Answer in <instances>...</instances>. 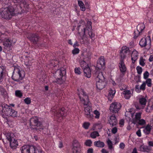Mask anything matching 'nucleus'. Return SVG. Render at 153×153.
<instances>
[{"mask_svg":"<svg viewBox=\"0 0 153 153\" xmlns=\"http://www.w3.org/2000/svg\"><path fill=\"white\" fill-rule=\"evenodd\" d=\"M22 153H44L39 146L25 145L21 149Z\"/></svg>","mask_w":153,"mask_h":153,"instance_id":"39448f33","label":"nucleus"},{"mask_svg":"<svg viewBox=\"0 0 153 153\" xmlns=\"http://www.w3.org/2000/svg\"><path fill=\"white\" fill-rule=\"evenodd\" d=\"M122 94L124 96V97L127 100L129 99L132 95L130 90H124Z\"/></svg>","mask_w":153,"mask_h":153,"instance_id":"a878e982","label":"nucleus"},{"mask_svg":"<svg viewBox=\"0 0 153 153\" xmlns=\"http://www.w3.org/2000/svg\"><path fill=\"white\" fill-rule=\"evenodd\" d=\"M16 14H20L17 13L16 9L13 6H10L3 9L1 12V16L2 18L9 19Z\"/></svg>","mask_w":153,"mask_h":153,"instance_id":"20e7f679","label":"nucleus"},{"mask_svg":"<svg viewBox=\"0 0 153 153\" xmlns=\"http://www.w3.org/2000/svg\"><path fill=\"white\" fill-rule=\"evenodd\" d=\"M94 76L96 77L97 80L96 86L99 90H102L105 88L106 85V82L105 81V78L102 73H92Z\"/></svg>","mask_w":153,"mask_h":153,"instance_id":"0eeeda50","label":"nucleus"},{"mask_svg":"<svg viewBox=\"0 0 153 153\" xmlns=\"http://www.w3.org/2000/svg\"><path fill=\"white\" fill-rule=\"evenodd\" d=\"M10 143V146L12 149H15L18 146V142L17 140L15 138L13 140L9 142Z\"/></svg>","mask_w":153,"mask_h":153,"instance_id":"b1692460","label":"nucleus"},{"mask_svg":"<svg viewBox=\"0 0 153 153\" xmlns=\"http://www.w3.org/2000/svg\"><path fill=\"white\" fill-rule=\"evenodd\" d=\"M66 71L64 70L57 69L55 73V76L57 78L55 80V82L59 85L64 84L65 83L66 76H65Z\"/></svg>","mask_w":153,"mask_h":153,"instance_id":"6e6552de","label":"nucleus"},{"mask_svg":"<svg viewBox=\"0 0 153 153\" xmlns=\"http://www.w3.org/2000/svg\"><path fill=\"white\" fill-rule=\"evenodd\" d=\"M146 86V83L144 82L142 83L140 87L139 85H136L135 86V91L137 92L140 93L141 90L144 91L145 90Z\"/></svg>","mask_w":153,"mask_h":153,"instance_id":"393cba45","label":"nucleus"},{"mask_svg":"<svg viewBox=\"0 0 153 153\" xmlns=\"http://www.w3.org/2000/svg\"><path fill=\"white\" fill-rule=\"evenodd\" d=\"M79 97L82 104L84 106V111L85 117L91 121L94 117L93 113L92 112V108L91 103L89 102L88 96L83 91H82L81 94H78Z\"/></svg>","mask_w":153,"mask_h":153,"instance_id":"f257e3e1","label":"nucleus"},{"mask_svg":"<svg viewBox=\"0 0 153 153\" xmlns=\"http://www.w3.org/2000/svg\"><path fill=\"white\" fill-rule=\"evenodd\" d=\"M25 76L24 71L20 70L19 68H16L13 72L11 78L14 81L19 82L23 79Z\"/></svg>","mask_w":153,"mask_h":153,"instance_id":"1a4fd4ad","label":"nucleus"},{"mask_svg":"<svg viewBox=\"0 0 153 153\" xmlns=\"http://www.w3.org/2000/svg\"><path fill=\"white\" fill-rule=\"evenodd\" d=\"M74 72L76 74H81L80 68L79 67L76 68L74 69Z\"/></svg>","mask_w":153,"mask_h":153,"instance_id":"8fccbe9b","label":"nucleus"},{"mask_svg":"<svg viewBox=\"0 0 153 153\" xmlns=\"http://www.w3.org/2000/svg\"><path fill=\"white\" fill-rule=\"evenodd\" d=\"M93 149L92 148H90L87 150V153H93Z\"/></svg>","mask_w":153,"mask_h":153,"instance_id":"13d9d810","label":"nucleus"},{"mask_svg":"<svg viewBox=\"0 0 153 153\" xmlns=\"http://www.w3.org/2000/svg\"><path fill=\"white\" fill-rule=\"evenodd\" d=\"M136 134L138 136L140 137L141 136V130L140 129H138L136 132Z\"/></svg>","mask_w":153,"mask_h":153,"instance_id":"6e6d98bb","label":"nucleus"},{"mask_svg":"<svg viewBox=\"0 0 153 153\" xmlns=\"http://www.w3.org/2000/svg\"><path fill=\"white\" fill-rule=\"evenodd\" d=\"M94 114L95 115V117L96 119H99L100 117V112L97 110H95L93 112Z\"/></svg>","mask_w":153,"mask_h":153,"instance_id":"49530a36","label":"nucleus"},{"mask_svg":"<svg viewBox=\"0 0 153 153\" xmlns=\"http://www.w3.org/2000/svg\"><path fill=\"white\" fill-rule=\"evenodd\" d=\"M1 107L2 108V111L3 114L2 117H5L4 115L8 117L11 116L13 117H16L17 116V112L7 104H4L2 105Z\"/></svg>","mask_w":153,"mask_h":153,"instance_id":"423d86ee","label":"nucleus"},{"mask_svg":"<svg viewBox=\"0 0 153 153\" xmlns=\"http://www.w3.org/2000/svg\"><path fill=\"white\" fill-rule=\"evenodd\" d=\"M148 144L149 146L153 147V141H149Z\"/></svg>","mask_w":153,"mask_h":153,"instance_id":"052dcab7","label":"nucleus"},{"mask_svg":"<svg viewBox=\"0 0 153 153\" xmlns=\"http://www.w3.org/2000/svg\"><path fill=\"white\" fill-rule=\"evenodd\" d=\"M84 22H82L81 25H79L77 27V30L79 33H81L84 35L87 32L90 38L92 39L95 36L94 33L93 32V30L92 28L91 24V22L88 21L87 22V25H82L83 24H85Z\"/></svg>","mask_w":153,"mask_h":153,"instance_id":"f03ea898","label":"nucleus"},{"mask_svg":"<svg viewBox=\"0 0 153 153\" xmlns=\"http://www.w3.org/2000/svg\"><path fill=\"white\" fill-rule=\"evenodd\" d=\"M136 69L138 74H140L142 73V69L141 67L139 66H137L136 67Z\"/></svg>","mask_w":153,"mask_h":153,"instance_id":"09e8293b","label":"nucleus"},{"mask_svg":"<svg viewBox=\"0 0 153 153\" xmlns=\"http://www.w3.org/2000/svg\"><path fill=\"white\" fill-rule=\"evenodd\" d=\"M117 131V127H114L112 129V133L113 134H116Z\"/></svg>","mask_w":153,"mask_h":153,"instance_id":"864d4df0","label":"nucleus"},{"mask_svg":"<svg viewBox=\"0 0 153 153\" xmlns=\"http://www.w3.org/2000/svg\"><path fill=\"white\" fill-rule=\"evenodd\" d=\"M14 3H16L17 5L15 7L17 13L20 14L27 13L28 12L29 5L25 0H13Z\"/></svg>","mask_w":153,"mask_h":153,"instance_id":"7ed1b4c3","label":"nucleus"},{"mask_svg":"<svg viewBox=\"0 0 153 153\" xmlns=\"http://www.w3.org/2000/svg\"><path fill=\"white\" fill-rule=\"evenodd\" d=\"M105 65V62L104 57L103 56H101L98 59L97 62L96 66H94V70L93 71L92 73H102L101 71V69Z\"/></svg>","mask_w":153,"mask_h":153,"instance_id":"ddd939ff","label":"nucleus"},{"mask_svg":"<svg viewBox=\"0 0 153 153\" xmlns=\"http://www.w3.org/2000/svg\"><path fill=\"white\" fill-rule=\"evenodd\" d=\"M124 56H122V59H120V62L119 64L120 71L123 75L125 74L127 70V68L124 63Z\"/></svg>","mask_w":153,"mask_h":153,"instance_id":"a211bd4d","label":"nucleus"},{"mask_svg":"<svg viewBox=\"0 0 153 153\" xmlns=\"http://www.w3.org/2000/svg\"><path fill=\"white\" fill-rule=\"evenodd\" d=\"M99 136V134L97 131H93L90 134L91 137L92 138H95Z\"/></svg>","mask_w":153,"mask_h":153,"instance_id":"f704fd0d","label":"nucleus"},{"mask_svg":"<svg viewBox=\"0 0 153 153\" xmlns=\"http://www.w3.org/2000/svg\"><path fill=\"white\" fill-rule=\"evenodd\" d=\"M151 127H152V126H150L149 125H148L146 126L144 130V132L146 134H149L150 133L152 128Z\"/></svg>","mask_w":153,"mask_h":153,"instance_id":"473e14b6","label":"nucleus"},{"mask_svg":"<svg viewBox=\"0 0 153 153\" xmlns=\"http://www.w3.org/2000/svg\"><path fill=\"white\" fill-rule=\"evenodd\" d=\"M141 114V112L137 113L136 114L135 119L136 121L137 122V121L140 119Z\"/></svg>","mask_w":153,"mask_h":153,"instance_id":"58836bf2","label":"nucleus"},{"mask_svg":"<svg viewBox=\"0 0 153 153\" xmlns=\"http://www.w3.org/2000/svg\"><path fill=\"white\" fill-rule=\"evenodd\" d=\"M73 148H80V146L79 144V143L77 140H74L73 141Z\"/></svg>","mask_w":153,"mask_h":153,"instance_id":"4c0bfd02","label":"nucleus"},{"mask_svg":"<svg viewBox=\"0 0 153 153\" xmlns=\"http://www.w3.org/2000/svg\"><path fill=\"white\" fill-rule=\"evenodd\" d=\"M132 153H138L137 152V149L136 148H134L133 149Z\"/></svg>","mask_w":153,"mask_h":153,"instance_id":"774afa93","label":"nucleus"},{"mask_svg":"<svg viewBox=\"0 0 153 153\" xmlns=\"http://www.w3.org/2000/svg\"><path fill=\"white\" fill-rule=\"evenodd\" d=\"M22 59L26 66L30 65L32 63V61L33 59L32 56H29L24 55L22 57Z\"/></svg>","mask_w":153,"mask_h":153,"instance_id":"6ab92c4d","label":"nucleus"},{"mask_svg":"<svg viewBox=\"0 0 153 153\" xmlns=\"http://www.w3.org/2000/svg\"><path fill=\"white\" fill-rule=\"evenodd\" d=\"M90 123L88 122H85L83 124L82 127L85 129H88L90 126Z\"/></svg>","mask_w":153,"mask_h":153,"instance_id":"ea45409f","label":"nucleus"},{"mask_svg":"<svg viewBox=\"0 0 153 153\" xmlns=\"http://www.w3.org/2000/svg\"><path fill=\"white\" fill-rule=\"evenodd\" d=\"M144 28L145 25L144 24H140L137 25V29L135 30L134 33V39L137 38L139 35L142 34V33L144 30Z\"/></svg>","mask_w":153,"mask_h":153,"instance_id":"f3484780","label":"nucleus"},{"mask_svg":"<svg viewBox=\"0 0 153 153\" xmlns=\"http://www.w3.org/2000/svg\"><path fill=\"white\" fill-rule=\"evenodd\" d=\"M6 139L9 142L13 140L15 138V136L13 133L10 132H8L5 133Z\"/></svg>","mask_w":153,"mask_h":153,"instance_id":"bb28decb","label":"nucleus"},{"mask_svg":"<svg viewBox=\"0 0 153 153\" xmlns=\"http://www.w3.org/2000/svg\"><path fill=\"white\" fill-rule=\"evenodd\" d=\"M30 125L31 127L36 126L37 127H39V130L41 131L44 129L42 126V123L39 120L38 117H31L30 120Z\"/></svg>","mask_w":153,"mask_h":153,"instance_id":"4468645a","label":"nucleus"},{"mask_svg":"<svg viewBox=\"0 0 153 153\" xmlns=\"http://www.w3.org/2000/svg\"><path fill=\"white\" fill-rule=\"evenodd\" d=\"M80 50L78 48H74L72 51V53L74 55L78 54Z\"/></svg>","mask_w":153,"mask_h":153,"instance_id":"c03bdc74","label":"nucleus"},{"mask_svg":"<svg viewBox=\"0 0 153 153\" xmlns=\"http://www.w3.org/2000/svg\"><path fill=\"white\" fill-rule=\"evenodd\" d=\"M24 101L25 103L29 105L31 102V99L30 97H27L24 100Z\"/></svg>","mask_w":153,"mask_h":153,"instance_id":"de8ad7c7","label":"nucleus"},{"mask_svg":"<svg viewBox=\"0 0 153 153\" xmlns=\"http://www.w3.org/2000/svg\"><path fill=\"white\" fill-rule=\"evenodd\" d=\"M12 43V41L10 39H5L3 42V44L6 48H9L11 45Z\"/></svg>","mask_w":153,"mask_h":153,"instance_id":"cd10ccee","label":"nucleus"},{"mask_svg":"<svg viewBox=\"0 0 153 153\" xmlns=\"http://www.w3.org/2000/svg\"><path fill=\"white\" fill-rule=\"evenodd\" d=\"M149 75V73L148 71H146L143 74V77L144 79H147Z\"/></svg>","mask_w":153,"mask_h":153,"instance_id":"603ef678","label":"nucleus"},{"mask_svg":"<svg viewBox=\"0 0 153 153\" xmlns=\"http://www.w3.org/2000/svg\"><path fill=\"white\" fill-rule=\"evenodd\" d=\"M59 147L60 148H62L63 147V143L62 142H59Z\"/></svg>","mask_w":153,"mask_h":153,"instance_id":"0e129e2a","label":"nucleus"},{"mask_svg":"<svg viewBox=\"0 0 153 153\" xmlns=\"http://www.w3.org/2000/svg\"><path fill=\"white\" fill-rule=\"evenodd\" d=\"M81 148H73V153H81Z\"/></svg>","mask_w":153,"mask_h":153,"instance_id":"a18cd8bd","label":"nucleus"},{"mask_svg":"<svg viewBox=\"0 0 153 153\" xmlns=\"http://www.w3.org/2000/svg\"><path fill=\"white\" fill-rule=\"evenodd\" d=\"M80 65L83 70L84 76L88 78H90L91 76V71L88 66V63L83 59L80 61Z\"/></svg>","mask_w":153,"mask_h":153,"instance_id":"9b49d317","label":"nucleus"},{"mask_svg":"<svg viewBox=\"0 0 153 153\" xmlns=\"http://www.w3.org/2000/svg\"><path fill=\"white\" fill-rule=\"evenodd\" d=\"M101 152L102 153H108V151L104 149H103L101 150Z\"/></svg>","mask_w":153,"mask_h":153,"instance_id":"e2e57ef3","label":"nucleus"},{"mask_svg":"<svg viewBox=\"0 0 153 153\" xmlns=\"http://www.w3.org/2000/svg\"><path fill=\"white\" fill-rule=\"evenodd\" d=\"M51 111L54 115L59 118L65 116L66 112V110L64 108H59L56 106H55L52 108Z\"/></svg>","mask_w":153,"mask_h":153,"instance_id":"f8f14e48","label":"nucleus"},{"mask_svg":"<svg viewBox=\"0 0 153 153\" xmlns=\"http://www.w3.org/2000/svg\"><path fill=\"white\" fill-rule=\"evenodd\" d=\"M116 90L114 88L110 89L109 91V99L110 100H112L114 97V94L116 93Z\"/></svg>","mask_w":153,"mask_h":153,"instance_id":"c756f323","label":"nucleus"},{"mask_svg":"<svg viewBox=\"0 0 153 153\" xmlns=\"http://www.w3.org/2000/svg\"><path fill=\"white\" fill-rule=\"evenodd\" d=\"M129 47L128 48H133L134 46V43L133 42L131 41V42H130L129 43Z\"/></svg>","mask_w":153,"mask_h":153,"instance_id":"5fc2aeb1","label":"nucleus"},{"mask_svg":"<svg viewBox=\"0 0 153 153\" xmlns=\"http://www.w3.org/2000/svg\"><path fill=\"white\" fill-rule=\"evenodd\" d=\"M151 107L149 106H148L147 107L146 109V111L147 112H150V111L149 110V108H151Z\"/></svg>","mask_w":153,"mask_h":153,"instance_id":"69168bd1","label":"nucleus"},{"mask_svg":"<svg viewBox=\"0 0 153 153\" xmlns=\"http://www.w3.org/2000/svg\"><path fill=\"white\" fill-rule=\"evenodd\" d=\"M94 144L95 146L99 148H103L105 146L104 143L100 140L94 142Z\"/></svg>","mask_w":153,"mask_h":153,"instance_id":"c85d7f7f","label":"nucleus"},{"mask_svg":"<svg viewBox=\"0 0 153 153\" xmlns=\"http://www.w3.org/2000/svg\"><path fill=\"white\" fill-rule=\"evenodd\" d=\"M138 52L135 50H134L132 52L131 56L132 63H134L135 62L138 58Z\"/></svg>","mask_w":153,"mask_h":153,"instance_id":"5701e85b","label":"nucleus"},{"mask_svg":"<svg viewBox=\"0 0 153 153\" xmlns=\"http://www.w3.org/2000/svg\"><path fill=\"white\" fill-rule=\"evenodd\" d=\"M145 59H144L142 57H140L139 60L140 65L142 66H144L145 65Z\"/></svg>","mask_w":153,"mask_h":153,"instance_id":"79ce46f5","label":"nucleus"},{"mask_svg":"<svg viewBox=\"0 0 153 153\" xmlns=\"http://www.w3.org/2000/svg\"><path fill=\"white\" fill-rule=\"evenodd\" d=\"M137 121L138 122V123L140 125H143L146 123L145 120L143 119H140Z\"/></svg>","mask_w":153,"mask_h":153,"instance_id":"3c124183","label":"nucleus"},{"mask_svg":"<svg viewBox=\"0 0 153 153\" xmlns=\"http://www.w3.org/2000/svg\"><path fill=\"white\" fill-rule=\"evenodd\" d=\"M130 51L129 48L126 46H123L122 47V50L120 52V55L121 59H122V56H124V59L126 57V54L127 53H129Z\"/></svg>","mask_w":153,"mask_h":153,"instance_id":"aec40b11","label":"nucleus"},{"mask_svg":"<svg viewBox=\"0 0 153 153\" xmlns=\"http://www.w3.org/2000/svg\"><path fill=\"white\" fill-rule=\"evenodd\" d=\"M92 142L91 140H86L85 143V145L88 146L90 147L91 146Z\"/></svg>","mask_w":153,"mask_h":153,"instance_id":"a19ab883","label":"nucleus"},{"mask_svg":"<svg viewBox=\"0 0 153 153\" xmlns=\"http://www.w3.org/2000/svg\"><path fill=\"white\" fill-rule=\"evenodd\" d=\"M79 46V44H78L77 41H76L74 43L73 46L74 48H76V47H78Z\"/></svg>","mask_w":153,"mask_h":153,"instance_id":"bf43d9fd","label":"nucleus"},{"mask_svg":"<svg viewBox=\"0 0 153 153\" xmlns=\"http://www.w3.org/2000/svg\"><path fill=\"white\" fill-rule=\"evenodd\" d=\"M26 36L31 42L33 43L36 46H37L38 48H40L41 46V44L39 42L40 37L37 33H28L26 35Z\"/></svg>","mask_w":153,"mask_h":153,"instance_id":"9d476101","label":"nucleus"},{"mask_svg":"<svg viewBox=\"0 0 153 153\" xmlns=\"http://www.w3.org/2000/svg\"><path fill=\"white\" fill-rule=\"evenodd\" d=\"M107 145L108 146V149L110 150H112L114 149V147L113 146V143L112 142L111 140L108 139L107 141Z\"/></svg>","mask_w":153,"mask_h":153,"instance_id":"c9c22d12","label":"nucleus"},{"mask_svg":"<svg viewBox=\"0 0 153 153\" xmlns=\"http://www.w3.org/2000/svg\"><path fill=\"white\" fill-rule=\"evenodd\" d=\"M149 60L150 62L153 61V55H150L149 59Z\"/></svg>","mask_w":153,"mask_h":153,"instance_id":"680f3d73","label":"nucleus"},{"mask_svg":"<svg viewBox=\"0 0 153 153\" xmlns=\"http://www.w3.org/2000/svg\"><path fill=\"white\" fill-rule=\"evenodd\" d=\"M140 148L141 151L143 152H149L150 151V149L149 147L146 146L141 145Z\"/></svg>","mask_w":153,"mask_h":153,"instance_id":"2f4dec72","label":"nucleus"},{"mask_svg":"<svg viewBox=\"0 0 153 153\" xmlns=\"http://www.w3.org/2000/svg\"><path fill=\"white\" fill-rule=\"evenodd\" d=\"M151 40L149 36H147L146 37L143 38L140 40L139 45L141 48H144L146 46L149 47V49L151 47Z\"/></svg>","mask_w":153,"mask_h":153,"instance_id":"2eb2a0df","label":"nucleus"},{"mask_svg":"<svg viewBox=\"0 0 153 153\" xmlns=\"http://www.w3.org/2000/svg\"><path fill=\"white\" fill-rule=\"evenodd\" d=\"M109 123L112 126H115L117 123V121L115 115L113 114L110 117L108 120Z\"/></svg>","mask_w":153,"mask_h":153,"instance_id":"412c9836","label":"nucleus"},{"mask_svg":"<svg viewBox=\"0 0 153 153\" xmlns=\"http://www.w3.org/2000/svg\"><path fill=\"white\" fill-rule=\"evenodd\" d=\"M140 103L142 105H146L147 100L144 97H141L139 99Z\"/></svg>","mask_w":153,"mask_h":153,"instance_id":"72a5a7b5","label":"nucleus"},{"mask_svg":"<svg viewBox=\"0 0 153 153\" xmlns=\"http://www.w3.org/2000/svg\"><path fill=\"white\" fill-rule=\"evenodd\" d=\"M121 107V104L118 102L112 103L110 105V109L111 111L113 113L118 112Z\"/></svg>","mask_w":153,"mask_h":153,"instance_id":"dca6fc26","label":"nucleus"},{"mask_svg":"<svg viewBox=\"0 0 153 153\" xmlns=\"http://www.w3.org/2000/svg\"><path fill=\"white\" fill-rule=\"evenodd\" d=\"M145 83L147 84V85L150 87L152 86V80L150 78H148L146 79Z\"/></svg>","mask_w":153,"mask_h":153,"instance_id":"37998d69","label":"nucleus"},{"mask_svg":"<svg viewBox=\"0 0 153 153\" xmlns=\"http://www.w3.org/2000/svg\"><path fill=\"white\" fill-rule=\"evenodd\" d=\"M15 94L16 97L19 98H21L23 96V94L21 91L19 90H17L15 91Z\"/></svg>","mask_w":153,"mask_h":153,"instance_id":"e433bc0d","label":"nucleus"},{"mask_svg":"<svg viewBox=\"0 0 153 153\" xmlns=\"http://www.w3.org/2000/svg\"><path fill=\"white\" fill-rule=\"evenodd\" d=\"M6 74V70L4 66H0V82L3 81Z\"/></svg>","mask_w":153,"mask_h":153,"instance_id":"4be33fe9","label":"nucleus"},{"mask_svg":"<svg viewBox=\"0 0 153 153\" xmlns=\"http://www.w3.org/2000/svg\"><path fill=\"white\" fill-rule=\"evenodd\" d=\"M120 148L122 149H123L125 147V145L123 143H120Z\"/></svg>","mask_w":153,"mask_h":153,"instance_id":"4d7b16f0","label":"nucleus"},{"mask_svg":"<svg viewBox=\"0 0 153 153\" xmlns=\"http://www.w3.org/2000/svg\"><path fill=\"white\" fill-rule=\"evenodd\" d=\"M78 4L79 6L80 7L81 10L82 11H85V10L86 8L85 5L83 2L79 0L78 1Z\"/></svg>","mask_w":153,"mask_h":153,"instance_id":"7c9ffc66","label":"nucleus"},{"mask_svg":"<svg viewBox=\"0 0 153 153\" xmlns=\"http://www.w3.org/2000/svg\"><path fill=\"white\" fill-rule=\"evenodd\" d=\"M119 124L121 125H123L124 124V122L123 120H121L120 121Z\"/></svg>","mask_w":153,"mask_h":153,"instance_id":"338daca9","label":"nucleus"}]
</instances>
